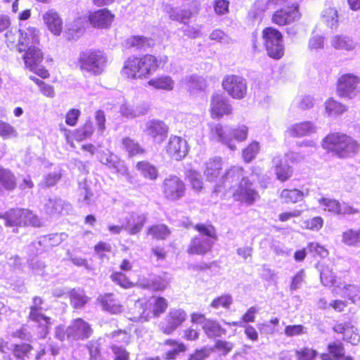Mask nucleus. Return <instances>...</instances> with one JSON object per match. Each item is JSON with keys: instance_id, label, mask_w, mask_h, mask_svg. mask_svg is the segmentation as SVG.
<instances>
[{"instance_id": "obj_47", "label": "nucleus", "mask_w": 360, "mask_h": 360, "mask_svg": "<svg viewBox=\"0 0 360 360\" xmlns=\"http://www.w3.org/2000/svg\"><path fill=\"white\" fill-rule=\"evenodd\" d=\"M342 242L349 246H356L360 243V229H349L342 233Z\"/></svg>"}, {"instance_id": "obj_35", "label": "nucleus", "mask_w": 360, "mask_h": 360, "mask_svg": "<svg viewBox=\"0 0 360 360\" xmlns=\"http://www.w3.org/2000/svg\"><path fill=\"white\" fill-rule=\"evenodd\" d=\"M186 89L191 93L205 89L207 84L204 78L197 75L186 76L182 79Z\"/></svg>"}, {"instance_id": "obj_12", "label": "nucleus", "mask_w": 360, "mask_h": 360, "mask_svg": "<svg viewBox=\"0 0 360 360\" xmlns=\"http://www.w3.org/2000/svg\"><path fill=\"white\" fill-rule=\"evenodd\" d=\"M186 187L184 181L176 176H170L163 182V193L167 199L176 200L185 194Z\"/></svg>"}, {"instance_id": "obj_31", "label": "nucleus", "mask_w": 360, "mask_h": 360, "mask_svg": "<svg viewBox=\"0 0 360 360\" xmlns=\"http://www.w3.org/2000/svg\"><path fill=\"white\" fill-rule=\"evenodd\" d=\"M331 46L338 50L347 51H353L356 47V43L349 37L345 35H335L330 39Z\"/></svg>"}, {"instance_id": "obj_5", "label": "nucleus", "mask_w": 360, "mask_h": 360, "mask_svg": "<svg viewBox=\"0 0 360 360\" xmlns=\"http://www.w3.org/2000/svg\"><path fill=\"white\" fill-rule=\"evenodd\" d=\"M6 226H21L30 225L40 226L41 222L39 218L32 212L25 209H11L4 216H0Z\"/></svg>"}, {"instance_id": "obj_25", "label": "nucleus", "mask_w": 360, "mask_h": 360, "mask_svg": "<svg viewBox=\"0 0 360 360\" xmlns=\"http://www.w3.org/2000/svg\"><path fill=\"white\" fill-rule=\"evenodd\" d=\"M316 131V127L311 122H302L291 125L286 131L290 136H309Z\"/></svg>"}, {"instance_id": "obj_57", "label": "nucleus", "mask_w": 360, "mask_h": 360, "mask_svg": "<svg viewBox=\"0 0 360 360\" xmlns=\"http://www.w3.org/2000/svg\"><path fill=\"white\" fill-rule=\"evenodd\" d=\"M320 205L325 210H328L332 213L338 214L340 208V202L334 199L322 198L319 200Z\"/></svg>"}, {"instance_id": "obj_37", "label": "nucleus", "mask_w": 360, "mask_h": 360, "mask_svg": "<svg viewBox=\"0 0 360 360\" xmlns=\"http://www.w3.org/2000/svg\"><path fill=\"white\" fill-rule=\"evenodd\" d=\"M221 168V159L220 158H212L206 162L204 173L209 181H214L219 174Z\"/></svg>"}, {"instance_id": "obj_1", "label": "nucleus", "mask_w": 360, "mask_h": 360, "mask_svg": "<svg viewBox=\"0 0 360 360\" xmlns=\"http://www.w3.org/2000/svg\"><path fill=\"white\" fill-rule=\"evenodd\" d=\"M167 62V56L160 59L150 54L141 58L129 57L125 60L121 73L129 79L146 78L155 72L161 63L165 64Z\"/></svg>"}, {"instance_id": "obj_48", "label": "nucleus", "mask_w": 360, "mask_h": 360, "mask_svg": "<svg viewBox=\"0 0 360 360\" xmlns=\"http://www.w3.org/2000/svg\"><path fill=\"white\" fill-rule=\"evenodd\" d=\"M191 16V12L188 9H182L180 8H172L169 12V18L173 20L179 21L182 23H186Z\"/></svg>"}, {"instance_id": "obj_62", "label": "nucleus", "mask_w": 360, "mask_h": 360, "mask_svg": "<svg viewBox=\"0 0 360 360\" xmlns=\"http://www.w3.org/2000/svg\"><path fill=\"white\" fill-rule=\"evenodd\" d=\"M317 356V352L309 347H303L295 352L297 360H313Z\"/></svg>"}, {"instance_id": "obj_45", "label": "nucleus", "mask_w": 360, "mask_h": 360, "mask_svg": "<svg viewBox=\"0 0 360 360\" xmlns=\"http://www.w3.org/2000/svg\"><path fill=\"white\" fill-rule=\"evenodd\" d=\"M183 321L184 318L180 316H168L164 322L161 323V330L165 334H171Z\"/></svg>"}, {"instance_id": "obj_15", "label": "nucleus", "mask_w": 360, "mask_h": 360, "mask_svg": "<svg viewBox=\"0 0 360 360\" xmlns=\"http://www.w3.org/2000/svg\"><path fill=\"white\" fill-rule=\"evenodd\" d=\"M143 131L150 136L155 142L160 143L167 137L168 127L162 121L151 120L146 123Z\"/></svg>"}, {"instance_id": "obj_23", "label": "nucleus", "mask_w": 360, "mask_h": 360, "mask_svg": "<svg viewBox=\"0 0 360 360\" xmlns=\"http://www.w3.org/2000/svg\"><path fill=\"white\" fill-rule=\"evenodd\" d=\"M114 15L108 9L98 10L89 16L91 24L96 27L106 28L113 20Z\"/></svg>"}, {"instance_id": "obj_30", "label": "nucleus", "mask_w": 360, "mask_h": 360, "mask_svg": "<svg viewBox=\"0 0 360 360\" xmlns=\"http://www.w3.org/2000/svg\"><path fill=\"white\" fill-rule=\"evenodd\" d=\"M73 335L78 340H84L89 338L92 334L90 326L82 319L75 320L70 327Z\"/></svg>"}, {"instance_id": "obj_19", "label": "nucleus", "mask_w": 360, "mask_h": 360, "mask_svg": "<svg viewBox=\"0 0 360 360\" xmlns=\"http://www.w3.org/2000/svg\"><path fill=\"white\" fill-rule=\"evenodd\" d=\"M211 113L212 117H221L231 112V106L227 99L222 95L214 94L211 98Z\"/></svg>"}, {"instance_id": "obj_55", "label": "nucleus", "mask_w": 360, "mask_h": 360, "mask_svg": "<svg viewBox=\"0 0 360 360\" xmlns=\"http://www.w3.org/2000/svg\"><path fill=\"white\" fill-rule=\"evenodd\" d=\"M94 131L93 122L91 120L87 121L84 125L80 129H77L76 133V139L82 141L91 136Z\"/></svg>"}, {"instance_id": "obj_11", "label": "nucleus", "mask_w": 360, "mask_h": 360, "mask_svg": "<svg viewBox=\"0 0 360 360\" xmlns=\"http://www.w3.org/2000/svg\"><path fill=\"white\" fill-rule=\"evenodd\" d=\"M233 197L237 201L250 205L259 199V195L253 188L252 184L246 177L240 181L238 186L233 190Z\"/></svg>"}, {"instance_id": "obj_8", "label": "nucleus", "mask_w": 360, "mask_h": 360, "mask_svg": "<svg viewBox=\"0 0 360 360\" xmlns=\"http://www.w3.org/2000/svg\"><path fill=\"white\" fill-rule=\"evenodd\" d=\"M222 86L229 96L236 99H242L247 94L246 79L240 76L226 75L223 79Z\"/></svg>"}, {"instance_id": "obj_4", "label": "nucleus", "mask_w": 360, "mask_h": 360, "mask_svg": "<svg viewBox=\"0 0 360 360\" xmlns=\"http://www.w3.org/2000/svg\"><path fill=\"white\" fill-rule=\"evenodd\" d=\"M248 129L245 125L233 129L229 126L223 127L220 124H216L211 127L212 139L226 145L232 150L236 148L233 138L237 141H244L248 137Z\"/></svg>"}, {"instance_id": "obj_41", "label": "nucleus", "mask_w": 360, "mask_h": 360, "mask_svg": "<svg viewBox=\"0 0 360 360\" xmlns=\"http://www.w3.org/2000/svg\"><path fill=\"white\" fill-rule=\"evenodd\" d=\"M343 297H348L352 303L360 306V288L354 285H345L340 292Z\"/></svg>"}, {"instance_id": "obj_34", "label": "nucleus", "mask_w": 360, "mask_h": 360, "mask_svg": "<svg viewBox=\"0 0 360 360\" xmlns=\"http://www.w3.org/2000/svg\"><path fill=\"white\" fill-rule=\"evenodd\" d=\"M77 200L81 206L89 205L94 202V193L86 181L79 183Z\"/></svg>"}, {"instance_id": "obj_28", "label": "nucleus", "mask_w": 360, "mask_h": 360, "mask_svg": "<svg viewBox=\"0 0 360 360\" xmlns=\"http://www.w3.org/2000/svg\"><path fill=\"white\" fill-rule=\"evenodd\" d=\"M98 301L101 303L103 309L111 314H120L122 312L123 307L114 298L112 293H106L100 295Z\"/></svg>"}, {"instance_id": "obj_18", "label": "nucleus", "mask_w": 360, "mask_h": 360, "mask_svg": "<svg viewBox=\"0 0 360 360\" xmlns=\"http://www.w3.org/2000/svg\"><path fill=\"white\" fill-rule=\"evenodd\" d=\"M167 153L176 160H180L188 153V146L186 140L179 136H172L167 146Z\"/></svg>"}, {"instance_id": "obj_14", "label": "nucleus", "mask_w": 360, "mask_h": 360, "mask_svg": "<svg viewBox=\"0 0 360 360\" xmlns=\"http://www.w3.org/2000/svg\"><path fill=\"white\" fill-rule=\"evenodd\" d=\"M300 16L298 4L292 3V6H288L277 11L272 17V21L275 24L282 26L298 20Z\"/></svg>"}, {"instance_id": "obj_17", "label": "nucleus", "mask_w": 360, "mask_h": 360, "mask_svg": "<svg viewBox=\"0 0 360 360\" xmlns=\"http://www.w3.org/2000/svg\"><path fill=\"white\" fill-rule=\"evenodd\" d=\"M321 360H354L351 356H345L344 345L340 341H333L326 346V352L320 354Z\"/></svg>"}, {"instance_id": "obj_13", "label": "nucleus", "mask_w": 360, "mask_h": 360, "mask_svg": "<svg viewBox=\"0 0 360 360\" xmlns=\"http://www.w3.org/2000/svg\"><path fill=\"white\" fill-rule=\"evenodd\" d=\"M246 177L244 175V170L240 167L233 166L228 169L220 180V184L217 186L218 191L220 187H223L225 190L233 188V190L238 186L240 181Z\"/></svg>"}, {"instance_id": "obj_21", "label": "nucleus", "mask_w": 360, "mask_h": 360, "mask_svg": "<svg viewBox=\"0 0 360 360\" xmlns=\"http://www.w3.org/2000/svg\"><path fill=\"white\" fill-rule=\"evenodd\" d=\"M146 221L145 214L131 213L125 217L123 223L124 230L130 235H134L141 231Z\"/></svg>"}, {"instance_id": "obj_10", "label": "nucleus", "mask_w": 360, "mask_h": 360, "mask_svg": "<svg viewBox=\"0 0 360 360\" xmlns=\"http://www.w3.org/2000/svg\"><path fill=\"white\" fill-rule=\"evenodd\" d=\"M25 51L23 60L25 67L41 77H46L49 75L48 72L41 68V63L44 58L41 51L36 46L30 45Z\"/></svg>"}, {"instance_id": "obj_2", "label": "nucleus", "mask_w": 360, "mask_h": 360, "mask_svg": "<svg viewBox=\"0 0 360 360\" xmlns=\"http://www.w3.org/2000/svg\"><path fill=\"white\" fill-rule=\"evenodd\" d=\"M322 147L340 158H348L358 153L360 144L345 134L332 133L324 138Z\"/></svg>"}, {"instance_id": "obj_24", "label": "nucleus", "mask_w": 360, "mask_h": 360, "mask_svg": "<svg viewBox=\"0 0 360 360\" xmlns=\"http://www.w3.org/2000/svg\"><path fill=\"white\" fill-rule=\"evenodd\" d=\"M43 19L51 33L60 35L63 29V21L58 12L50 9L43 15Z\"/></svg>"}, {"instance_id": "obj_39", "label": "nucleus", "mask_w": 360, "mask_h": 360, "mask_svg": "<svg viewBox=\"0 0 360 360\" xmlns=\"http://www.w3.org/2000/svg\"><path fill=\"white\" fill-rule=\"evenodd\" d=\"M83 34V23L80 18L66 25L65 35L68 39H77Z\"/></svg>"}, {"instance_id": "obj_29", "label": "nucleus", "mask_w": 360, "mask_h": 360, "mask_svg": "<svg viewBox=\"0 0 360 360\" xmlns=\"http://www.w3.org/2000/svg\"><path fill=\"white\" fill-rule=\"evenodd\" d=\"M154 44L155 42L152 39L139 35L131 36L126 40V46L127 48L139 51H146Z\"/></svg>"}, {"instance_id": "obj_53", "label": "nucleus", "mask_w": 360, "mask_h": 360, "mask_svg": "<svg viewBox=\"0 0 360 360\" xmlns=\"http://www.w3.org/2000/svg\"><path fill=\"white\" fill-rule=\"evenodd\" d=\"M122 144L129 155H135L144 153V150L139 143L130 138H124L122 140Z\"/></svg>"}, {"instance_id": "obj_49", "label": "nucleus", "mask_w": 360, "mask_h": 360, "mask_svg": "<svg viewBox=\"0 0 360 360\" xmlns=\"http://www.w3.org/2000/svg\"><path fill=\"white\" fill-rule=\"evenodd\" d=\"M321 280L322 283L325 286H334L335 288H338L340 290L342 288H340L339 285H336V280L335 276L334 275L332 270H330L328 267H324L321 272Z\"/></svg>"}, {"instance_id": "obj_36", "label": "nucleus", "mask_w": 360, "mask_h": 360, "mask_svg": "<svg viewBox=\"0 0 360 360\" xmlns=\"http://www.w3.org/2000/svg\"><path fill=\"white\" fill-rule=\"evenodd\" d=\"M100 161L102 164L108 166L109 168L114 169L118 172L125 173L127 169L118 160L117 156L109 151L103 152L100 156Z\"/></svg>"}, {"instance_id": "obj_32", "label": "nucleus", "mask_w": 360, "mask_h": 360, "mask_svg": "<svg viewBox=\"0 0 360 360\" xmlns=\"http://www.w3.org/2000/svg\"><path fill=\"white\" fill-rule=\"evenodd\" d=\"M71 306L75 309H82L90 300L85 291L81 288H74L69 292Z\"/></svg>"}, {"instance_id": "obj_9", "label": "nucleus", "mask_w": 360, "mask_h": 360, "mask_svg": "<svg viewBox=\"0 0 360 360\" xmlns=\"http://www.w3.org/2000/svg\"><path fill=\"white\" fill-rule=\"evenodd\" d=\"M360 78L353 74H345L338 79L337 93L342 98H353L358 93Z\"/></svg>"}, {"instance_id": "obj_56", "label": "nucleus", "mask_w": 360, "mask_h": 360, "mask_svg": "<svg viewBox=\"0 0 360 360\" xmlns=\"http://www.w3.org/2000/svg\"><path fill=\"white\" fill-rule=\"evenodd\" d=\"M111 337L113 339L114 343L123 344L127 345L129 344L131 340V335L125 330H117L112 333Z\"/></svg>"}, {"instance_id": "obj_16", "label": "nucleus", "mask_w": 360, "mask_h": 360, "mask_svg": "<svg viewBox=\"0 0 360 360\" xmlns=\"http://www.w3.org/2000/svg\"><path fill=\"white\" fill-rule=\"evenodd\" d=\"M191 322L200 323L205 333L212 338H216L226 335V330L217 321L205 319V316H192Z\"/></svg>"}, {"instance_id": "obj_44", "label": "nucleus", "mask_w": 360, "mask_h": 360, "mask_svg": "<svg viewBox=\"0 0 360 360\" xmlns=\"http://www.w3.org/2000/svg\"><path fill=\"white\" fill-rule=\"evenodd\" d=\"M136 169L141 172V174L148 179L154 180L158 176V170L151 164L148 162L142 161L136 164Z\"/></svg>"}, {"instance_id": "obj_20", "label": "nucleus", "mask_w": 360, "mask_h": 360, "mask_svg": "<svg viewBox=\"0 0 360 360\" xmlns=\"http://www.w3.org/2000/svg\"><path fill=\"white\" fill-rule=\"evenodd\" d=\"M19 32V52L27 50L30 45L36 46L39 44V31L36 28L27 27L25 30H20Z\"/></svg>"}, {"instance_id": "obj_42", "label": "nucleus", "mask_w": 360, "mask_h": 360, "mask_svg": "<svg viewBox=\"0 0 360 360\" xmlns=\"http://www.w3.org/2000/svg\"><path fill=\"white\" fill-rule=\"evenodd\" d=\"M280 197L286 203H295L302 200L304 194L298 189H283L281 192Z\"/></svg>"}, {"instance_id": "obj_59", "label": "nucleus", "mask_w": 360, "mask_h": 360, "mask_svg": "<svg viewBox=\"0 0 360 360\" xmlns=\"http://www.w3.org/2000/svg\"><path fill=\"white\" fill-rule=\"evenodd\" d=\"M18 133L15 128L10 124L0 120V136L3 139L17 137Z\"/></svg>"}, {"instance_id": "obj_40", "label": "nucleus", "mask_w": 360, "mask_h": 360, "mask_svg": "<svg viewBox=\"0 0 360 360\" xmlns=\"http://www.w3.org/2000/svg\"><path fill=\"white\" fill-rule=\"evenodd\" d=\"M0 182L2 188L11 191L16 186V181L14 174L7 169L0 167Z\"/></svg>"}, {"instance_id": "obj_38", "label": "nucleus", "mask_w": 360, "mask_h": 360, "mask_svg": "<svg viewBox=\"0 0 360 360\" xmlns=\"http://www.w3.org/2000/svg\"><path fill=\"white\" fill-rule=\"evenodd\" d=\"M148 84L155 89L170 91L174 89V81L169 76H161L150 79Z\"/></svg>"}, {"instance_id": "obj_51", "label": "nucleus", "mask_w": 360, "mask_h": 360, "mask_svg": "<svg viewBox=\"0 0 360 360\" xmlns=\"http://www.w3.org/2000/svg\"><path fill=\"white\" fill-rule=\"evenodd\" d=\"M259 150V144L257 141H252L243 151V158L245 162H250L255 158Z\"/></svg>"}, {"instance_id": "obj_26", "label": "nucleus", "mask_w": 360, "mask_h": 360, "mask_svg": "<svg viewBox=\"0 0 360 360\" xmlns=\"http://www.w3.org/2000/svg\"><path fill=\"white\" fill-rule=\"evenodd\" d=\"M70 209V205L61 199H49L45 204V212L51 217L67 213Z\"/></svg>"}, {"instance_id": "obj_7", "label": "nucleus", "mask_w": 360, "mask_h": 360, "mask_svg": "<svg viewBox=\"0 0 360 360\" xmlns=\"http://www.w3.org/2000/svg\"><path fill=\"white\" fill-rule=\"evenodd\" d=\"M262 37L268 56L274 59H280L284 54L281 33L273 27H266L262 32Z\"/></svg>"}, {"instance_id": "obj_6", "label": "nucleus", "mask_w": 360, "mask_h": 360, "mask_svg": "<svg viewBox=\"0 0 360 360\" xmlns=\"http://www.w3.org/2000/svg\"><path fill=\"white\" fill-rule=\"evenodd\" d=\"M79 65L82 70L98 75L103 72L106 65V56L101 51L83 52L79 56Z\"/></svg>"}, {"instance_id": "obj_64", "label": "nucleus", "mask_w": 360, "mask_h": 360, "mask_svg": "<svg viewBox=\"0 0 360 360\" xmlns=\"http://www.w3.org/2000/svg\"><path fill=\"white\" fill-rule=\"evenodd\" d=\"M110 349L115 354L114 360H130L129 353L124 347L118 346L115 344H112L110 345Z\"/></svg>"}, {"instance_id": "obj_3", "label": "nucleus", "mask_w": 360, "mask_h": 360, "mask_svg": "<svg viewBox=\"0 0 360 360\" xmlns=\"http://www.w3.org/2000/svg\"><path fill=\"white\" fill-rule=\"evenodd\" d=\"M199 234L192 238L188 248L190 254L204 255L209 252L217 239L215 228L212 225L196 224Z\"/></svg>"}, {"instance_id": "obj_52", "label": "nucleus", "mask_w": 360, "mask_h": 360, "mask_svg": "<svg viewBox=\"0 0 360 360\" xmlns=\"http://www.w3.org/2000/svg\"><path fill=\"white\" fill-rule=\"evenodd\" d=\"M213 351H217L221 355H227L233 348V344L224 340H217L213 347H208Z\"/></svg>"}, {"instance_id": "obj_54", "label": "nucleus", "mask_w": 360, "mask_h": 360, "mask_svg": "<svg viewBox=\"0 0 360 360\" xmlns=\"http://www.w3.org/2000/svg\"><path fill=\"white\" fill-rule=\"evenodd\" d=\"M186 176L189 180L192 188L196 191H200L202 188L203 184L200 174L195 170L190 169L188 171Z\"/></svg>"}, {"instance_id": "obj_43", "label": "nucleus", "mask_w": 360, "mask_h": 360, "mask_svg": "<svg viewBox=\"0 0 360 360\" xmlns=\"http://www.w3.org/2000/svg\"><path fill=\"white\" fill-rule=\"evenodd\" d=\"M325 109L328 115H338L345 112L347 107L330 98L326 101Z\"/></svg>"}, {"instance_id": "obj_60", "label": "nucleus", "mask_w": 360, "mask_h": 360, "mask_svg": "<svg viewBox=\"0 0 360 360\" xmlns=\"http://www.w3.org/2000/svg\"><path fill=\"white\" fill-rule=\"evenodd\" d=\"M110 277L113 282L123 288H131L134 286L133 283L122 272H115Z\"/></svg>"}, {"instance_id": "obj_46", "label": "nucleus", "mask_w": 360, "mask_h": 360, "mask_svg": "<svg viewBox=\"0 0 360 360\" xmlns=\"http://www.w3.org/2000/svg\"><path fill=\"white\" fill-rule=\"evenodd\" d=\"M322 18L326 25L332 29L338 25V11L333 8H326L322 14Z\"/></svg>"}, {"instance_id": "obj_61", "label": "nucleus", "mask_w": 360, "mask_h": 360, "mask_svg": "<svg viewBox=\"0 0 360 360\" xmlns=\"http://www.w3.org/2000/svg\"><path fill=\"white\" fill-rule=\"evenodd\" d=\"M212 352V349H209L207 347L196 349L189 354L187 360H206L210 356Z\"/></svg>"}, {"instance_id": "obj_27", "label": "nucleus", "mask_w": 360, "mask_h": 360, "mask_svg": "<svg viewBox=\"0 0 360 360\" xmlns=\"http://www.w3.org/2000/svg\"><path fill=\"white\" fill-rule=\"evenodd\" d=\"M273 168L278 180L285 181L293 173L292 169L286 163H283L280 155L275 156L272 160Z\"/></svg>"}, {"instance_id": "obj_58", "label": "nucleus", "mask_w": 360, "mask_h": 360, "mask_svg": "<svg viewBox=\"0 0 360 360\" xmlns=\"http://www.w3.org/2000/svg\"><path fill=\"white\" fill-rule=\"evenodd\" d=\"M144 288H149L153 290H163L168 285V282L160 278L157 277L153 281H148L146 284H141Z\"/></svg>"}, {"instance_id": "obj_63", "label": "nucleus", "mask_w": 360, "mask_h": 360, "mask_svg": "<svg viewBox=\"0 0 360 360\" xmlns=\"http://www.w3.org/2000/svg\"><path fill=\"white\" fill-rule=\"evenodd\" d=\"M233 302V298L231 295H223L214 299L212 303L211 307L215 309H219L220 307L229 308Z\"/></svg>"}, {"instance_id": "obj_50", "label": "nucleus", "mask_w": 360, "mask_h": 360, "mask_svg": "<svg viewBox=\"0 0 360 360\" xmlns=\"http://www.w3.org/2000/svg\"><path fill=\"white\" fill-rule=\"evenodd\" d=\"M170 233L168 228L164 224L155 225L148 229V234L152 236L153 238L165 239Z\"/></svg>"}, {"instance_id": "obj_22", "label": "nucleus", "mask_w": 360, "mask_h": 360, "mask_svg": "<svg viewBox=\"0 0 360 360\" xmlns=\"http://www.w3.org/2000/svg\"><path fill=\"white\" fill-rule=\"evenodd\" d=\"M333 328L335 332L342 334L345 340L351 344L356 345L359 343L360 335L350 323H336Z\"/></svg>"}, {"instance_id": "obj_33", "label": "nucleus", "mask_w": 360, "mask_h": 360, "mask_svg": "<svg viewBox=\"0 0 360 360\" xmlns=\"http://www.w3.org/2000/svg\"><path fill=\"white\" fill-rule=\"evenodd\" d=\"M33 349L31 344L20 342L13 344L11 352L16 360H27L32 355Z\"/></svg>"}]
</instances>
